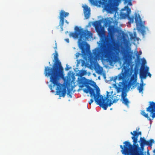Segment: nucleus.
<instances>
[{"label":"nucleus","instance_id":"412c9836","mask_svg":"<svg viewBox=\"0 0 155 155\" xmlns=\"http://www.w3.org/2000/svg\"><path fill=\"white\" fill-rule=\"evenodd\" d=\"M125 8L127 9V14H128V16H130V14L131 12L130 8H129L127 6H126Z\"/></svg>","mask_w":155,"mask_h":155},{"label":"nucleus","instance_id":"5701e85b","mask_svg":"<svg viewBox=\"0 0 155 155\" xmlns=\"http://www.w3.org/2000/svg\"><path fill=\"white\" fill-rule=\"evenodd\" d=\"M118 78L119 80H120L123 79V76L122 75H120L118 76Z\"/></svg>","mask_w":155,"mask_h":155},{"label":"nucleus","instance_id":"a211bd4d","mask_svg":"<svg viewBox=\"0 0 155 155\" xmlns=\"http://www.w3.org/2000/svg\"><path fill=\"white\" fill-rule=\"evenodd\" d=\"M122 102L127 107L129 106V104L130 103L129 101L127 98H124L122 99Z\"/></svg>","mask_w":155,"mask_h":155},{"label":"nucleus","instance_id":"9b49d317","mask_svg":"<svg viewBox=\"0 0 155 155\" xmlns=\"http://www.w3.org/2000/svg\"><path fill=\"white\" fill-rule=\"evenodd\" d=\"M118 85L119 87H118L117 89V92H119L122 91L121 94V98L122 99L126 98V97L127 96V94L123 91V90L124 88L127 87V84L125 82L122 81L119 82Z\"/></svg>","mask_w":155,"mask_h":155},{"label":"nucleus","instance_id":"72a5a7b5","mask_svg":"<svg viewBox=\"0 0 155 155\" xmlns=\"http://www.w3.org/2000/svg\"><path fill=\"white\" fill-rule=\"evenodd\" d=\"M103 75V76H104V78L105 79L106 78V75H105V74H104Z\"/></svg>","mask_w":155,"mask_h":155},{"label":"nucleus","instance_id":"6ab92c4d","mask_svg":"<svg viewBox=\"0 0 155 155\" xmlns=\"http://www.w3.org/2000/svg\"><path fill=\"white\" fill-rule=\"evenodd\" d=\"M86 71L84 70H80L78 74V75L80 77H82L83 76L86 74Z\"/></svg>","mask_w":155,"mask_h":155},{"label":"nucleus","instance_id":"20e7f679","mask_svg":"<svg viewBox=\"0 0 155 155\" xmlns=\"http://www.w3.org/2000/svg\"><path fill=\"white\" fill-rule=\"evenodd\" d=\"M124 145L123 147L122 145H120V147L122 149L121 151L123 153L125 154L130 155H140V149L139 147L136 146L134 148L133 145L130 144V142L127 141L124 143Z\"/></svg>","mask_w":155,"mask_h":155},{"label":"nucleus","instance_id":"c756f323","mask_svg":"<svg viewBox=\"0 0 155 155\" xmlns=\"http://www.w3.org/2000/svg\"><path fill=\"white\" fill-rule=\"evenodd\" d=\"M80 53H78L77 54V55H76V57L77 58H78L79 57V55H80Z\"/></svg>","mask_w":155,"mask_h":155},{"label":"nucleus","instance_id":"4468645a","mask_svg":"<svg viewBox=\"0 0 155 155\" xmlns=\"http://www.w3.org/2000/svg\"><path fill=\"white\" fill-rule=\"evenodd\" d=\"M84 17L86 19H88L90 15V9L88 6L85 5L84 8Z\"/></svg>","mask_w":155,"mask_h":155},{"label":"nucleus","instance_id":"f704fd0d","mask_svg":"<svg viewBox=\"0 0 155 155\" xmlns=\"http://www.w3.org/2000/svg\"><path fill=\"white\" fill-rule=\"evenodd\" d=\"M69 69H70V68H69L67 67V68H66V70H69Z\"/></svg>","mask_w":155,"mask_h":155},{"label":"nucleus","instance_id":"c9c22d12","mask_svg":"<svg viewBox=\"0 0 155 155\" xmlns=\"http://www.w3.org/2000/svg\"><path fill=\"white\" fill-rule=\"evenodd\" d=\"M91 2H93V0H89Z\"/></svg>","mask_w":155,"mask_h":155},{"label":"nucleus","instance_id":"a878e982","mask_svg":"<svg viewBox=\"0 0 155 155\" xmlns=\"http://www.w3.org/2000/svg\"><path fill=\"white\" fill-rule=\"evenodd\" d=\"M130 37L131 39H133L135 38V36H134L132 34L130 35Z\"/></svg>","mask_w":155,"mask_h":155},{"label":"nucleus","instance_id":"ddd939ff","mask_svg":"<svg viewBox=\"0 0 155 155\" xmlns=\"http://www.w3.org/2000/svg\"><path fill=\"white\" fill-rule=\"evenodd\" d=\"M140 145L141 146L144 145H147L149 146H151L153 143H154V140L153 139H150L149 141H147L144 137L142 138L141 137L140 139Z\"/></svg>","mask_w":155,"mask_h":155},{"label":"nucleus","instance_id":"4c0bfd02","mask_svg":"<svg viewBox=\"0 0 155 155\" xmlns=\"http://www.w3.org/2000/svg\"><path fill=\"white\" fill-rule=\"evenodd\" d=\"M140 53H142V52H140Z\"/></svg>","mask_w":155,"mask_h":155},{"label":"nucleus","instance_id":"393cba45","mask_svg":"<svg viewBox=\"0 0 155 155\" xmlns=\"http://www.w3.org/2000/svg\"><path fill=\"white\" fill-rule=\"evenodd\" d=\"M70 91H71L69 90H68V93H67V94L68 95L71 97H72V96H71V95L70 94Z\"/></svg>","mask_w":155,"mask_h":155},{"label":"nucleus","instance_id":"f03ea898","mask_svg":"<svg viewBox=\"0 0 155 155\" xmlns=\"http://www.w3.org/2000/svg\"><path fill=\"white\" fill-rule=\"evenodd\" d=\"M54 63L52 68L48 66L45 67L44 74L45 76L49 77L50 81L53 86H57L56 94L60 97H64L66 93L67 87L60 84L58 81L61 77L63 68L61 63L59 60L58 53H56L54 56Z\"/></svg>","mask_w":155,"mask_h":155},{"label":"nucleus","instance_id":"473e14b6","mask_svg":"<svg viewBox=\"0 0 155 155\" xmlns=\"http://www.w3.org/2000/svg\"><path fill=\"white\" fill-rule=\"evenodd\" d=\"M65 22L68 24H69V22L67 20H65Z\"/></svg>","mask_w":155,"mask_h":155},{"label":"nucleus","instance_id":"aec40b11","mask_svg":"<svg viewBox=\"0 0 155 155\" xmlns=\"http://www.w3.org/2000/svg\"><path fill=\"white\" fill-rule=\"evenodd\" d=\"M120 15L122 18H125L127 17H128V14H127L126 13L122 12L121 13Z\"/></svg>","mask_w":155,"mask_h":155},{"label":"nucleus","instance_id":"f8f14e48","mask_svg":"<svg viewBox=\"0 0 155 155\" xmlns=\"http://www.w3.org/2000/svg\"><path fill=\"white\" fill-rule=\"evenodd\" d=\"M130 134L133 135L131 138L133 140V145L134 147H136V146L138 147V144L136 145V144L137 142V138L139 135H141V132L140 131L137 132L136 130H134L133 131V133L131 132Z\"/></svg>","mask_w":155,"mask_h":155},{"label":"nucleus","instance_id":"f3484780","mask_svg":"<svg viewBox=\"0 0 155 155\" xmlns=\"http://www.w3.org/2000/svg\"><path fill=\"white\" fill-rule=\"evenodd\" d=\"M141 114L144 117L146 118H147L148 120H151V119L148 116V114H146L144 110H142L141 112Z\"/></svg>","mask_w":155,"mask_h":155},{"label":"nucleus","instance_id":"1a4fd4ad","mask_svg":"<svg viewBox=\"0 0 155 155\" xmlns=\"http://www.w3.org/2000/svg\"><path fill=\"white\" fill-rule=\"evenodd\" d=\"M149 68L147 67L142 66L140 70V77L141 78L145 79L147 77V74L151 77V74L148 72Z\"/></svg>","mask_w":155,"mask_h":155},{"label":"nucleus","instance_id":"4be33fe9","mask_svg":"<svg viewBox=\"0 0 155 155\" xmlns=\"http://www.w3.org/2000/svg\"><path fill=\"white\" fill-rule=\"evenodd\" d=\"M127 18L130 22L132 23H133L134 21V18L133 17H131L130 16H128Z\"/></svg>","mask_w":155,"mask_h":155},{"label":"nucleus","instance_id":"0eeeda50","mask_svg":"<svg viewBox=\"0 0 155 155\" xmlns=\"http://www.w3.org/2000/svg\"><path fill=\"white\" fill-rule=\"evenodd\" d=\"M69 15V13L65 12L64 10H61L59 13V18L60 20V25L61 31L63 30V27L64 26V18L68 16Z\"/></svg>","mask_w":155,"mask_h":155},{"label":"nucleus","instance_id":"9d476101","mask_svg":"<svg viewBox=\"0 0 155 155\" xmlns=\"http://www.w3.org/2000/svg\"><path fill=\"white\" fill-rule=\"evenodd\" d=\"M146 111L150 113V116L152 119L155 117V103L153 101L149 102L148 107L146 108Z\"/></svg>","mask_w":155,"mask_h":155},{"label":"nucleus","instance_id":"e433bc0d","mask_svg":"<svg viewBox=\"0 0 155 155\" xmlns=\"http://www.w3.org/2000/svg\"><path fill=\"white\" fill-rule=\"evenodd\" d=\"M140 53H142V52H140Z\"/></svg>","mask_w":155,"mask_h":155},{"label":"nucleus","instance_id":"39448f33","mask_svg":"<svg viewBox=\"0 0 155 155\" xmlns=\"http://www.w3.org/2000/svg\"><path fill=\"white\" fill-rule=\"evenodd\" d=\"M111 21L109 20H106L104 23L105 26L107 27L108 26V35L110 38L114 37V33L117 31V28L114 25H110Z\"/></svg>","mask_w":155,"mask_h":155},{"label":"nucleus","instance_id":"7ed1b4c3","mask_svg":"<svg viewBox=\"0 0 155 155\" xmlns=\"http://www.w3.org/2000/svg\"><path fill=\"white\" fill-rule=\"evenodd\" d=\"M78 83L79 84V87L81 88L85 86L87 88L84 89V91L86 93H89L90 94V97H93L94 99L95 102L96 104L99 105L101 107H102L104 110H107V107L110 106L113 104V103L116 102L118 100V99H114L113 102L110 101L109 103L108 102L110 100L107 98L109 97V96L108 94L109 92L107 91V97L103 98V97L102 95H101L100 94V90L99 88L98 87L96 89V93H95V90L94 89L92 88L89 85H90L93 87L96 85V83L94 81L88 80L86 79L85 77H83L79 79Z\"/></svg>","mask_w":155,"mask_h":155},{"label":"nucleus","instance_id":"b1692460","mask_svg":"<svg viewBox=\"0 0 155 155\" xmlns=\"http://www.w3.org/2000/svg\"><path fill=\"white\" fill-rule=\"evenodd\" d=\"M94 100L92 99H91L89 101V104L91 105V104L93 102Z\"/></svg>","mask_w":155,"mask_h":155},{"label":"nucleus","instance_id":"2eb2a0df","mask_svg":"<svg viewBox=\"0 0 155 155\" xmlns=\"http://www.w3.org/2000/svg\"><path fill=\"white\" fill-rule=\"evenodd\" d=\"M136 81V78H135L134 77H131L129 83V86L130 87L131 86H134L133 85H135ZM135 86H136V85H135Z\"/></svg>","mask_w":155,"mask_h":155},{"label":"nucleus","instance_id":"c85d7f7f","mask_svg":"<svg viewBox=\"0 0 155 155\" xmlns=\"http://www.w3.org/2000/svg\"><path fill=\"white\" fill-rule=\"evenodd\" d=\"M65 40L67 42V43H69V40L68 38H66L65 39Z\"/></svg>","mask_w":155,"mask_h":155},{"label":"nucleus","instance_id":"f257e3e1","mask_svg":"<svg viewBox=\"0 0 155 155\" xmlns=\"http://www.w3.org/2000/svg\"><path fill=\"white\" fill-rule=\"evenodd\" d=\"M92 36L91 31L87 29L76 27L75 31L70 32L69 36L74 38H79L78 44L81 50L83 56H87L91 64L94 63L97 60L106 58L110 64L115 62L117 56L121 51L120 43L118 42L109 39L106 41L103 39L102 43L92 50L91 53L90 50V46L84 41L87 40Z\"/></svg>","mask_w":155,"mask_h":155},{"label":"nucleus","instance_id":"423d86ee","mask_svg":"<svg viewBox=\"0 0 155 155\" xmlns=\"http://www.w3.org/2000/svg\"><path fill=\"white\" fill-rule=\"evenodd\" d=\"M93 25L99 37L101 38H104L105 32L104 29L101 27V22L99 21H95L94 22Z\"/></svg>","mask_w":155,"mask_h":155},{"label":"nucleus","instance_id":"58836bf2","mask_svg":"<svg viewBox=\"0 0 155 155\" xmlns=\"http://www.w3.org/2000/svg\"><path fill=\"white\" fill-rule=\"evenodd\" d=\"M154 151H155V150H154Z\"/></svg>","mask_w":155,"mask_h":155},{"label":"nucleus","instance_id":"cd10ccee","mask_svg":"<svg viewBox=\"0 0 155 155\" xmlns=\"http://www.w3.org/2000/svg\"><path fill=\"white\" fill-rule=\"evenodd\" d=\"M117 78H118V76H115L114 78V81H115L117 79Z\"/></svg>","mask_w":155,"mask_h":155},{"label":"nucleus","instance_id":"2f4dec72","mask_svg":"<svg viewBox=\"0 0 155 155\" xmlns=\"http://www.w3.org/2000/svg\"><path fill=\"white\" fill-rule=\"evenodd\" d=\"M143 62L144 64H146V61L144 59V60H143Z\"/></svg>","mask_w":155,"mask_h":155},{"label":"nucleus","instance_id":"dca6fc26","mask_svg":"<svg viewBox=\"0 0 155 155\" xmlns=\"http://www.w3.org/2000/svg\"><path fill=\"white\" fill-rule=\"evenodd\" d=\"M143 84L142 82V83L140 84V86L137 87V89L138 90L139 93H143Z\"/></svg>","mask_w":155,"mask_h":155},{"label":"nucleus","instance_id":"7c9ffc66","mask_svg":"<svg viewBox=\"0 0 155 155\" xmlns=\"http://www.w3.org/2000/svg\"><path fill=\"white\" fill-rule=\"evenodd\" d=\"M134 36H135V38L136 37V32H134Z\"/></svg>","mask_w":155,"mask_h":155},{"label":"nucleus","instance_id":"6e6552de","mask_svg":"<svg viewBox=\"0 0 155 155\" xmlns=\"http://www.w3.org/2000/svg\"><path fill=\"white\" fill-rule=\"evenodd\" d=\"M135 21L137 25L138 24L140 25V29L141 31L142 35H144L145 34L146 30V29H147V28H146L144 25L141 24V19L140 15H136L135 16Z\"/></svg>","mask_w":155,"mask_h":155},{"label":"nucleus","instance_id":"bb28decb","mask_svg":"<svg viewBox=\"0 0 155 155\" xmlns=\"http://www.w3.org/2000/svg\"><path fill=\"white\" fill-rule=\"evenodd\" d=\"M102 72V69H99L98 70L97 73L98 74H101Z\"/></svg>","mask_w":155,"mask_h":155}]
</instances>
